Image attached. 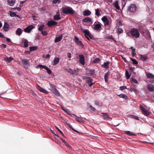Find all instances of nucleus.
Wrapping results in <instances>:
<instances>
[{"mask_svg":"<svg viewBox=\"0 0 154 154\" xmlns=\"http://www.w3.org/2000/svg\"><path fill=\"white\" fill-rule=\"evenodd\" d=\"M127 34L128 36H131L133 38H138L140 36L138 29L135 28L131 29L129 32L127 33Z\"/></svg>","mask_w":154,"mask_h":154,"instance_id":"obj_1","label":"nucleus"},{"mask_svg":"<svg viewBox=\"0 0 154 154\" xmlns=\"http://www.w3.org/2000/svg\"><path fill=\"white\" fill-rule=\"evenodd\" d=\"M62 12L64 14H73L74 13V11L69 7H63L62 8Z\"/></svg>","mask_w":154,"mask_h":154,"instance_id":"obj_2","label":"nucleus"},{"mask_svg":"<svg viewBox=\"0 0 154 154\" xmlns=\"http://www.w3.org/2000/svg\"><path fill=\"white\" fill-rule=\"evenodd\" d=\"M83 79L85 80L86 82L85 85L86 86H88L89 87L93 85L94 84V83L92 82L93 79L90 77H87L84 76L83 77Z\"/></svg>","mask_w":154,"mask_h":154,"instance_id":"obj_3","label":"nucleus"},{"mask_svg":"<svg viewBox=\"0 0 154 154\" xmlns=\"http://www.w3.org/2000/svg\"><path fill=\"white\" fill-rule=\"evenodd\" d=\"M85 33V36L88 40H90L89 38L91 39H93L94 38V36L91 34L88 29H85L83 31Z\"/></svg>","mask_w":154,"mask_h":154,"instance_id":"obj_4","label":"nucleus"},{"mask_svg":"<svg viewBox=\"0 0 154 154\" xmlns=\"http://www.w3.org/2000/svg\"><path fill=\"white\" fill-rule=\"evenodd\" d=\"M20 60L21 63L25 68H27L29 65V60L27 59L20 58Z\"/></svg>","mask_w":154,"mask_h":154,"instance_id":"obj_5","label":"nucleus"},{"mask_svg":"<svg viewBox=\"0 0 154 154\" xmlns=\"http://www.w3.org/2000/svg\"><path fill=\"white\" fill-rule=\"evenodd\" d=\"M137 9V7L135 5L131 4L128 8V11L130 12H134Z\"/></svg>","mask_w":154,"mask_h":154,"instance_id":"obj_6","label":"nucleus"},{"mask_svg":"<svg viewBox=\"0 0 154 154\" xmlns=\"http://www.w3.org/2000/svg\"><path fill=\"white\" fill-rule=\"evenodd\" d=\"M79 63L82 65L85 64V57L82 54L79 55Z\"/></svg>","mask_w":154,"mask_h":154,"instance_id":"obj_7","label":"nucleus"},{"mask_svg":"<svg viewBox=\"0 0 154 154\" xmlns=\"http://www.w3.org/2000/svg\"><path fill=\"white\" fill-rule=\"evenodd\" d=\"M101 20L104 23L105 26H108L109 25V20L106 16H103L101 18Z\"/></svg>","mask_w":154,"mask_h":154,"instance_id":"obj_8","label":"nucleus"},{"mask_svg":"<svg viewBox=\"0 0 154 154\" xmlns=\"http://www.w3.org/2000/svg\"><path fill=\"white\" fill-rule=\"evenodd\" d=\"M57 24V23L55 21L51 20L48 21L47 23L48 26L50 27L52 26H54Z\"/></svg>","mask_w":154,"mask_h":154,"instance_id":"obj_9","label":"nucleus"},{"mask_svg":"<svg viewBox=\"0 0 154 154\" xmlns=\"http://www.w3.org/2000/svg\"><path fill=\"white\" fill-rule=\"evenodd\" d=\"M101 23H99L96 24L94 25H93L94 26V29L96 31H100L101 28Z\"/></svg>","mask_w":154,"mask_h":154,"instance_id":"obj_10","label":"nucleus"},{"mask_svg":"<svg viewBox=\"0 0 154 154\" xmlns=\"http://www.w3.org/2000/svg\"><path fill=\"white\" fill-rule=\"evenodd\" d=\"M86 73L88 75H93L95 72L94 69H86Z\"/></svg>","mask_w":154,"mask_h":154,"instance_id":"obj_11","label":"nucleus"},{"mask_svg":"<svg viewBox=\"0 0 154 154\" xmlns=\"http://www.w3.org/2000/svg\"><path fill=\"white\" fill-rule=\"evenodd\" d=\"M147 88L148 91L150 92L154 91V85L151 84H148L147 86Z\"/></svg>","mask_w":154,"mask_h":154,"instance_id":"obj_12","label":"nucleus"},{"mask_svg":"<svg viewBox=\"0 0 154 154\" xmlns=\"http://www.w3.org/2000/svg\"><path fill=\"white\" fill-rule=\"evenodd\" d=\"M33 28V26L32 25H30L26 28L24 29V31L25 32L29 33Z\"/></svg>","mask_w":154,"mask_h":154,"instance_id":"obj_13","label":"nucleus"},{"mask_svg":"<svg viewBox=\"0 0 154 154\" xmlns=\"http://www.w3.org/2000/svg\"><path fill=\"white\" fill-rule=\"evenodd\" d=\"M103 115V116L104 119H107L108 120H110L112 119V118L108 116L107 113H101Z\"/></svg>","mask_w":154,"mask_h":154,"instance_id":"obj_14","label":"nucleus"},{"mask_svg":"<svg viewBox=\"0 0 154 154\" xmlns=\"http://www.w3.org/2000/svg\"><path fill=\"white\" fill-rule=\"evenodd\" d=\"M66 70L67 71L68 73H70L71 75H74L76 74V70H73L71 69H66Z\"/></svg>","mask_w":154,"mask_h":154,"instance_id":"obj_15","label":"nucleus"},{"mask_svg":"<svg viewBox=\"0 0 154 154\" xmlns=\"http://www.w3.org/2000/svg\"><path fill=\"white\" fill-rule=\"evenodd\" d=\"M82 14L84 16H88L91 15V13L90 11L87 10L83 11Z\"/></svg>","mask_w":154,"mask_h":154,"instance_id":"obj_16","label":"nucleus"},{"mask_svg":"<svg viewBox=\"0 0 154 154\" xmlns=\"http://www.w3.org/2000/svg\"><path fill=\"white\" fill-rule=\"evenodd\" d=\"M9 27V25L6 22H5L3 29L4 30L5 32L8 31V29Z\"/></svg>","mask_w":154,"mask_h":154,"instance_id":"obj_17","label":"nucleus"},{"mask_svg":"<svg viewBox=\"0 0 154 154\" xmlns=\"http://www.w3.org/2000/svg\"><path fill=\"white\" fill-rule=\"evenodd\" d=\"M22 42L23 44V47L26 48L28 46V42L26 39H23Z\"/></svg>","mask_w":154,"mask_h":154,"instance_id":"obj_18","label":"nucleus"},{"mask_svg":"<svg viewBox=\"0 0 154 154\" xmlns=\"http://www.w3.org/2000/svg\"><path fill=\"white\" fill-rule=\"evenodd\" d=\"M37 88L38 90L41 92H43L45 94H48V91L42 88L39 85L38 86Z\"/></svg>","mask_w":154,"mask_h":154,"instance_id":"obj_19","label":"nucleus"},{"mask_svg":"<svg viewBox=\"0 0 154 154\" xmlns=\"http://www.w3.org/2000/svg\"><path fill=\"white\" fill-rule=\"evenodd\" d=\"M22 30L20 28H18L17 29L16 31V34L19 36H20L22 34Z\"/></svg>","mask_w":154,"mask_h":154,"instance_id":"obj_20","label":"nucleus"},{"mask_svg":"<svg viewBox=\"0 0 154 154\" xmlns=\"http://www.w3.org/2000/svg\"><path fill=\"white\" fill-rule=\"evenodd\" d=\"M63 38V35H61L59 36L56 38L54 42L55 43L58 42H60Z\"/></svg>","mask_w":154,"mask_h":154,"instance_id":"obj_21","label":"nucleus"},{"mask_svg":"<svg viewBox=\"0 0 154 154\" xmlns=\"http://www.w3.org/2000/svg\"><path fill=\"white\" fill-rule=\"evenodd\" d=\"M146 75L147 78L148 79H154V75L151 73L146 72Z\"/></svg>","mask_w":154,"mask_h":154,"instance_id":"obj_22","label":"nucleus"},{"mask_svg":"<svg viewBox=\"0 0 154 154\" xmlns=\"http://www.w3.org/2000/svg\"><path fill=\"white\" fill-rule=\"evenodd\" d=\"M109 61H107L106 62L104 63L103 64L101 65V66L103 68H108L109 67V64L110 63Z\"/></svg>","mask_w":154,"mask_h":154,"instance_id":"obj_23","label":"nucleus"},{"mask_svg":"<svg viewBox=\"0 0 154 154\" xmlns=\"http://www.w3.org/2000/svg\"><path fill=\"white\" fill-rule=\"evenodd\" d=\"M52 92L56 96H60V93L56 88L54 89V90H52Z\"/></svg>","mask_w":154,"mask_h":154,"instance_id":"obj_24","label":"nucleus"},{"mask_svg":"<svg viewBox=\"0 0 154 154\" xmlns=\"http://www.w3.org/2000/svg\"><path fill=\"white\" fill-rule=\"evenodd\" d=\"M8 4L10 6H13L15 2V0H8Z\"/></svg>","mask_w":154,"mask_h":154,"instance_id":"obj_25","label":"nucleus"},{"mask_svg":"<svg viewBox=\"0 0 154 154\" xmlns=\"http://www.w3.org/2000/svg\"><path fill=\"white\" fill-rule=\"evenodd\" d=\"M91 19L89 17H86L83 19L82 21L84 22L88 23L91 21Z\"/></svg>","mask_w":154,"mask_h":154,"instance_id":"obj_26","label":"nucleus"},{"mask_svg":"<svg viewBox=\"0 0 154 154\" xmlns=\"http://www.w3.org/2000/svg\"><path fill=\"white\" fill-rule=\"evenodd\" d=\"M14 59L11 57H5L4 59V60L6 61L7 62H10L11 61L13 60Z\"/></svg>","mask_w":154,"mask_h":154,"instance_id":"obj_27","label":"nucleus"},{"mask_svg":"<svg viewBox=\"0 0 154 154\" xmlns=\"http://www.w3.org/2000/svg\"><path fill=\"white\" fill-rule=\"evenodd\" d=\"M60 14L55 15L53 17L54 20H60L61 18L60 17Z\"/></svg>","mask_w":154,"mask_h":154,"instance_id":"obj_28","label":"nucleus"},{"mask_svg":"<svg viewBox=\"0 0 154 154\" xmlns=\"http://www.w3.org/2000/svg\"><path fill=\"white\" fill-rule=\"evenodd\" d=\"M59 60L60 59L59 57L54 58L53 61V65H57L59 63Z\"/></svg>","mask_w":154,"mask_h":154,"instance_id":"obj_29","label":"nucleus"},{"mask_svg":"<svg viewBox=\"0 0 154 154\" xmlns=\"http://www.w3.org/2000/svg\"><path fill=\"white\" fill-rule=\"evenodd\" d=\"M76 120L79 122L82 123L83 122V120L81 117H78L77 116L75 118Z\"/></svg>","mask_w":154,"mask_h":154,"instance_id":"obj_30","label":"nucleus"},{"mask_svg":"<svg viewBox=\"0 0 154 154\" xmlns=\"http://www.w3.org/2000/svg\"><path fill=\"white\" fill-rule=\"evenodd\" d=\"M110 74V72L108 71L106 73L105 75L104 78L105 82H108V77L109 75Z\"/></svg>","mask_w":154,"mask_h":154,"instance_id":"obj_31","label":"nucleus"},{"mask_svg":"<svg viewBox=\"0 0 154 154\" xmlns=\"http://www.w3.org/2000/svg\"><path fill=\"white\" fill-rule=\"evenodd\" d=\"M113 4L114 5L115 8L116 9L118 10L120 9V7L118 5V2L117 1H116Z\"/></svg>","mask_w":154,"mask_h":154,"instance_id":"obj_32","label":"nucleus"},{"mask_svg":"<svg viewBox=\"0 0 154 154\" xmlns=\"http://www.w3.org/2000/svg\"><path fill=\"white\" fill-rule=\"evenodd\" d=\"M10 16L11 17H19V16L17 15L15 12H11V11H10Z\"/></svg>","mask_w":154,"mask_h":154,"instance_id":"obj_33","label":"nucleus"},{"mask_svg":"<svg viewBox=\"0 0 154 154\" xmlns=\"http://www.w3.org/2000/svg\"><path fill=\"white\" fill-rule=\"evenodd\" d=\"M125 133L127 135L129 136H135V135L133 133H132V132L129 131H125Z\"/></svg>","mask_w":154,"mask_h":154,"instance_id":"obj_34","label":"nucleus"},{"mask_svg":"<svg viewBox=\"0 0 154 154\" xmlns=\"http://www.w3.org/2000/svg\"><path fill=\"white\" fill-rule=\"evenodd\" d=\"M125 75L127 79H129L131 75L129 74L127 70H125Z\"/></svg>","mask_w":154,"mask_h":154,"instance_id":"obj_35","label":"nucleus"},{"mask_svg":"<svg viewBox=\"0 0 154 154\" xmlns=\"http://www.w3.org/2000/svg\"><path fill=\"white\" fill-rule=\"evenodd\" d=\"M148 57L146 56H144L143 55H140V59L142 60H147Z\"/></svg>","mask_w":154,"mask_h":154,"instance_id":"obj_36","label":"nucleus"},{"mask_svg":"<svg viewBox=\"0 0 154 154\" xmlns=\"http://www.w3.org/2000/svg\"><path fill=\"white\" fill-rule=\"evenodd\" d=\"M142 113L146 116H148L150 115V113L146 109H145L143 112H142Z\"/></svg>","mask_w":154,"mask_h":154,"instance_id":"obj_37","label":"nucleus"},{"mask_svg":"<svg viewBox=\"0 0 154 154\" xmlns=\"http://www.w3.org/2000/svg\"><path fill=\"white\" fill-rule=\"evenodd\" d=\"M95 14L97 16L99 17V16L100 14V10L99 9H95Z\"/></svg>","mask_w":154,"mask_h":154,"instance_id":"obj_38","label":"nucleus"},{"mask_svg":"<svg viewBox=\"0 0 154 154\" xmlns=\"http://www.w3.org/2000/svg\"><path fill=\"white\" fill-rule=\"evenodd\" d=\"M118 95L120 97L124 98L125 99H127V96L125 94H121L119 95Z\"/></svg>","mask_w":154,"mask_h":154,"instance_id":"obj_39","label":"nucleus"},{"mask_svg":"<svg viewBox=\"0 0 154 154\" xmlns=\"http://www.w3.org/2000/svg\"><path fill=\"white\" fill-rule=\"evenodd\" d=\"M106 39H108L112 40L114 42H115V43L116 42V41L115 40V39H114V38L113 37L112 35H110L109 36H108L106 37Z\"/></svg>","mask_w":154,"mask_h":154,"instance_id":"obj_40","label":"nucleus"},{"mask_svg":"<svg viewBox=\"0 0 154 154\" xmlns=\"http://www.w3.org/2000/svg\"><path fill=\"white\" fill-rule=\"evenodd\" d=\"M131 60L133 64L135 65H137L138 64V62L137 60H136L135 59H133L132 58H131Z\"/></svg>","mask_w":154,"mask_h":154,"instance_id":"obj_41","label":"nucleus"},{"mask_svg":"<svg viewBox=\"0 0 154 154\" xmlns=\"http://www.w3.org/2000/svg\"><path fill=\"white\" fill-rule=\"evenodd\" d=\"M37 48L36 46H32L29 48V50L30 51H32L36 50Z\"/></svg>","mask_w":154,"mask_h":154,"instance_id":"obj_42","label":"nucleus"},{"mask_svg":"<svg viewBox=\"0 0 154 154\" xmlns=\"http://www.w3.org/2000/svg\"><path fill=\"white\" fill-rule=\"evenodd\" d=\"M100 61V59L98 58H96L93 61L94 63H98Z\"/></svg>","mask_w":154,"mask_h":154,"instance_id":"obj_43","label":"nucleus"},{"mask_svg":"<svg viewBox=\"0 0 154 154\" xmlns=\"http://www.w3.org/2000/svg\"><path fill=\"white\" fill-rule=\"evenodd\" d=\"M75 43L77 44L78 45H79L81 46L82 47H83L84 46V45L82 42L81 41H77V42H76Z\"/></svg>","mask_w":154,"mask_h":154,"instance_id":"obj_44","label":"nucleus"},{"mask_svg":"<svg viewBox=\"0 0 154 154\" xmlns=\"http://www.w3.org/2000/svg\"><path fill=\"white\" fill-rule=\"evenodd\" d=\"M131 116V117L133 118L134 119L137 120H139V119L138 116H135L134 115H130L129 116Z\"/></svg>","mask_w":154,"mask_h":154,"instance_id":"obj_45","label":"nucleus"},{"mask_svg":"<svg viewBox=\"0 0 154 154\" xmlns=\"http://www.w3.org/2000/svg\"><path fill=\"white\" fill-rule=\"evenodd\" d=\"M45 26V25H41L38 28V29L39 31H40L42 32L43 31V28Z\"/></svg>","mask_w":154,"mask_h":154,"instance_id":"obj_46","label":"nucleus"},{"mask_svg":"<svg viewBox=\"0 0 154 154\" xmlns=\"http://www.w3.org/2000/svg\"><path fill=\"white\" fill-rule=\"evenodd\" d=\"M63 109L67 114L70 115V112L69 110L67 109H63Z\"/></svg>","mask_w":154,"mask_h":154,"instance_id":"obj_47","label":"nucleus"},{"mask_svg":"<svg viewBox=\"0 0 154 154\" xmlns=\"http://www.w3.org/2000/svg\"><path fill=\"white\" fill-rule=\"evenodd\" d=\"M45 69L46 70L48 73L49 74H51V71L50 69L48 67H46Z\"/></svg>","mask_w":154,"mask_h":154,"instance_id":"obj_48","label":"nucleus"},{"mask_svg":"<svg viewBox=\"0 0 154 154\" xmlns=\"http://www.w3.org/2000/svg\"><path fill=\"white\" fill-rule=\"evenodd\" d=\"M37 67H39V68H43V69H45L46 68V66H44V65H40V64H39V65H38V66H37Z\"/></svg>","mask_w":154,"mask_h":154,"instance_id":"obj_49","label":"nucleus"},{"mask_svg":"<svg viewBox=\"0 0 154 154\" xmlns=\"http://www.w3.org/2000/svg\"><path fill=\"white\" fill-rule=\"evenodd\" d=\"M56 129H57V130L60 133V134L62 135V136L64 137H65L64 135L63 132H62V131L60 129H59L57 127H56Z\"/></svg>","mask_w":154,"mask_h":154,"instance_id":"obj_50","label":"nucleus"},{"mask_svg":"<svg viewBox=\"0 0 154 154\" xmlns=\"http://www.w3.org/2000/svg\"><path fill=\"white\" fill-rule=\"evenodd\" d=\"M123 31V30L122 29L119 28L118 29L117 32L118 33L120 34V33H122V32Z\"/></svg>","mask_w":154,"mask_h":154,"instance_id":"obj_51","label":"nucleus"},{"mask_svg":"<svg viewBox=\"0 0 154 154\" xmlns=\"http://www.w3.org/2000/svg\"><path fill=\"white\" fill-rule=\"evenodd\" d=\"M135 49H132V56L134 57L136 55V53L135 51Z\"/></svg>","mask_w":154,"mask_h":154,"instance_id":"obj_52","label":"nucleus"},{"mask_svg":"<svg viewBox=\"0 0 154 154\" xmlns=\"http://www.w3.org/2000/svg\"><path fill=\"white\" fill-rule=\"evenodd\" d=\"M50 88L52 89V90H54V89L56 88L55 86L53 85H52L51 84H50Z\"/></svg>","mask_w":154,"mask_h":154,"instance_id":"obj_53","label":"nucleus"},{"mask_svg":"<svg viewBox=\"0 0 154 154\" xmlns=\"http://www.w3.org/2000/svg\"><path fill=\"white\" fill-rule=\"evenodd\" d=\"M131 82H134L137 84H138V82L137 81L136 79L134 78H132V79Z\"/></svg>","mask_w":154,"mask_h":154,"instance_id":"obj_54","label":"nucleus"},{"mask_svg":"<svg viewBox=\"0 0 154 154\" xmlns=\"http://www.w3.org/2000/svg\"><path fill=\"white\" fill-rule=\"evenodd\" d=\"M89 108H91V110L92 111H94L95 110V108L93 107L92 105H90L89 106Z\"/></svg>","mask_w":154,"mask_h":154,"instance_id":"obj_55","label":"nucleus"},{"mask_svg":"<svg viewBox=\"0 0 154 154\" xmlns=\"http://www.w3.org/2000/svg\"><path fill=\"white\" fill-rule=\"evenodd\" d=\"M60 0H53L52 3L54 4H56L57 3H60Z\"/></svg>","mask_w":154,"mask_h":154,"instance_id":"obj_56","label":"nucleus"},{"mask_svg":"<svg viewBox=\"0 0 154 154\" xmlns=\"http://www.w3.org/2000/svg\"><path fill=\"white\" fill-rule=\"evenodd\" d=\"M120 90L122 91L125 89H127V87L126 86H122L120 87Z\"/></svg>","mask_w":154,"mask_h":154,"instance_id":"obj_57","label":"nucleus"},{"mask_svg":"<svg viewBox=\"0 0 154 154\" xmlns=\"http://www.w3.org/2000/svg\"><path fill=\"white\" fill-rule=\"evenodd\" d=\"M42 34L43 35L45 36L48 33H47V32L46 31H42Z\"/></svg>","mask_w":154,"mask_h":154,"instance_id":"obj_58","label":"nucleus"},{"mask_svg":"<svg viewBox=\"0 0 154 154\" xmlns=\"http://www.w3.org/2000/svg\"><path fill=\"white\" fill-rule=\"evenodd\" d=\"M66 146L67 147L69 148V149H72V147L70 145H69L68 143L66 145Z\"/></svg>","mask_w":154,"mask_h":154,"instance_id":"obj_59","label":"nucleus"},{"mask_svg":"<svg viewBox=\"0 0 154 154\" xmlns=\"http://www.w3.org/2000/svg\"><path fill=\"white\" fill-rule=\"evenodd\" d=\"M68 126L69 127L71 128V129L72 130H73V131H75V132H77V131L75 130H74V128L72 127V126L70 125V124H69L68 125Z\"/></svg>","mask_w":154,"mask_h":154,"instance_id":"obj_60","label":"nucleus"},{"mask_svg":"<svg viewBox=\"0 0 154 154\" xmlns=\"http://www.w3.org/2000/svg\"><path fill=\"white\" fill-rule=\"evenodd\" d=\"M95 104L97 105L100 106V103L98 101L95 100Z\"/></svg>","mask_w":154,"mask_h":154,"instance_id":"obj_61","label":"nucleus"},{"mask_svg":"<svg viewBox=\"0 0 154 154\" xmlns=\"http://www.w3.org/2000/svg\"><path fill=\"white\" fill-rule=\"evenodd\" d=\"M60 139L65 143V145H66L67 143H68L65 140H64L62 138H60Z\"/></svg>","mask_w":154,"mask_h":154,"instance_id":"obj_62","label":"nucleus"},{"mask_svg":"<svg viewBox=\"0 0 154 154\" xmlns=\"http://www.w3.org/2000/svg\"><path fill=\"white\" fill-rule=\"evenodd\" d=\"M75 42L76 43L77 41H79V38L78 37L76 36H75Z\"/></svg>","mask_w":154,"mask_h":154,"instance_id":"obj_63","label":"nucleus"},{"mask_svg":"<svg viewBox=\"0 0 154 154\" xmlns=\"http://www.w3.org/2000/svg\"><path fill=\"white\" fill-rule=\"evenodd\" d=\"M6 45L4 44H2L1 45V47L3 48H5L6 47Z\"/></svg>","mask_w":154,"mask_h":154,"instance_id":"obj_64","label":"nucleus"}]
</instances>
